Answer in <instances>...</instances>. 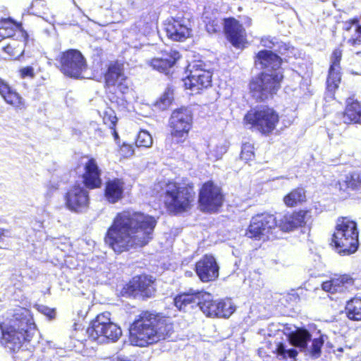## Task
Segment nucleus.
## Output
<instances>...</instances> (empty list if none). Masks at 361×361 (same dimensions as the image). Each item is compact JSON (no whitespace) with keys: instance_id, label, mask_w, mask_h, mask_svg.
I'll use <instances>...</instances> for the list:
<instances>
[{"instance_id":"obj_50","label":"nucleus","mask_w":361,"mask_h":361,"mask_svg":"<svg viewBox=\"0 0 361 361\" xmlns=\"http://www.w3.org/2000/svg\"><path fill=\"white\" fill-rule=\"evenodd\" d=\"M37 310L39 312L47 316L49 319H53L56 317V311L54 309L50 308L44 305H38Z\"/></svg>"},{"instance_id":"obj_26","label":"nucleus","mask_w":361,"mask_h":361,"mask_svg":"<svg viewBox=\"0 0 361 361\" xmlns=\"http://www.w3.org/2000/svg\"><path fill=\"white\" fill-rule=\"evenodd\" d=\"M341 68H329L325 83L324 107L327 108L331 102L336 100V92L342 81Z\"/></svg>"},{"instance_id":"obj_32","label":"nucleus","mask_w":361,"mask_h":361,"mask_svg":"<svg viewBox=\"0 0 361 361\" xmlns=\"http://www.w3.org/2000/svg\"><path fill=\"white\" fill-rule=\"evenodd\" d=\"M353 27H355L354 34L348 38L347 42L350 46L357 47L361 45V24L358 17H354L343 22L344 31L349 32Z\"/></svg>"},{"instance_id":"obj_16","label":"nucleus","mask_w":361,"mask_h":361,"mask_svg":"<svg viewBox=\"0 0 361 361\" xmlns=\"http://www.w3.org/2000/svg\"><path fill=\"white\" fill-rule=\"evenodd\" d=\"M168 127L171 137L178 142H183L188 138L192 129V117L185 109H176L171 115Z\"/></svg>"},{"instance_id":"obj_40","label":"nucleus","mask_w":361,"mask_h":361,"mask_svg":"<svg viewBox=\"0 0 361 361\" xmlns=\"http://www.w3.org/2000/svg\"><path fill=\"white\" fill-rule=\"evenodd\" d=\"M218 317H229L235 310L231 300H218Z\"/></svg>"},{"instance_id":"obj_28","label":"nucleus","mask_w":361,"mask_h":361,"mask_svg":"<svg viewBox=\"0 0 361 361\" xmlns=\"http://www.w3.org/2000/svg\"><path fill=\"white\" fill-rule=\"evenodd\" d=\"M125 181L121 178H109L105 181L104 196L111 204H115L124 197Z\"/></svg>"},{"instance_id":"obj_41","label":"nucleus","mask_w":361,"mask_h":361,"mask_svg":"<svg viewBox=\"0 0 361 361\" xmlns=\"http://www.w3.org/2000/svg\"><path fill=\"white\" fill-rule=\"evenodd\" d=\"M135 142L138 147L147 148L152 146L153 140L148 131L141 130L138 132Z\"/></svg>"},{"instance_id":"obj_49","label":"nucleus","mask_w":361,"mask_h":361,"mask_svg":"<svg viewBox=\"0 0 361 361\" xmlns=\"http://www.w3.org/2000/svg\"><path fill=\"white\" fill-rule=\"evenodd\" d=\"M18 75L20 78H34L35 76L34 68L30 66L22 67L18 70Z\"/></svg>"},{"instance_id":"obj_52","label":"nucleus","mask_w":361,"mask_h":361,"mask_svg":"<svg viewBox=\"0 0 361 361\" xmlns=\"http://www.w3.org/2000/svg\"><path fill=\"white\" fill-rule=\"evenodd\" d=\"M260 42L263 47L269 48L270 49H274L277 44V42H275L274 39L271 38L270 37H262L260 39Z\"/></svg>"},{"instance_id":"obj_35","label":"nucleus","mask_w":361,"mask_h":361,"mask_svg":"<svg viewBox=\"0 0 361 361\" xmlns=\"http://www.w3.org/2000/svg\"><path fill=\"white\" fill-rule=\"evenodd\" d=\"M348 317L352 320H361V298H355L348 301L345 306Z\"/></svg>"},{"instance_id":"obj_11","label":"nucleus","mask_w":361,"mask_h":361,"mask_svg":"<svg viewBox=\"0 0 361 361\" xmlns=\"http://www.w3.org/2000/svg\"><path fill=\"white\" fill-rule=\"evenodd\" d=\"M57 68L66 76L79 78L87 69L85 56L76 49L61 51L56 58Z\"/></svg>"},{"instance_id":"obj_13","label":"nucleus","mask_w":361,"mask_h":361,"mask_svg":"<svg viewBox=\"0 0 361 361\" xmlns=\"http://www.w3.org/2000/svg\"><path fill=\"white\" fill-rule=\"evenodd\" d=\"M358 231L357 227H336L331 245L341 256L355 253L358 248Z\"/></svg>"},{"instance_id":"obj_22","label":"nucleus","mask_w":361,"mask_h":361,"mask_svg":"<svg viewBox=\"0 0 361 361\" xmlns=\"http://www.w3.org/2000/svg\"><path fill=\"white\" fill-rule=\"evenodd\" d=\"M340 123L348 126L351 125L361 126V101L355 94L345 99V105L342 111L338 114Z\"/></svg>"},{"instance_id":"obj_56","label":"nucleus","mask_w":361,"mask_h":361,"mask_svg":"<svg viewBox=\"0 0 361 361\" xmlns=\"http://www.w3.org/2000/svg\"><path fill=\"white\" fill-rule=\"evenodd\" d=\"M113 135V137L114 138V140L116 142L118 145H119L120 142V137L118 135V133L116 130V127H114V128H110Z\"/></svg>"},{"instance_id":"obj_33","label":"nucleus","mask_w":361,"mask_h":361,"mask_svg":"<svg viewBox=\"0 0 361 361\" xmlns=\"http://www.w3.org/2000/svg\"><path fill=\"white\" fill-rule=\"evenodd\" d=\"M296 227H247L245 230V235L250 238H255V240H265L269 238L264 232L269 230L272 231L278 232L281 231L282 233H290L293 231Z\"/></svg>"},{"instance_id":"obj_29","label":"nucleus","mask_w":361,"mask_h":361,"mask_svg":"<svg viewBox=\"0 0 361 361\" xmlns=\"http://www.w3.org/2000/svg\"><path fill=\"white\" fill-rule=\"evenodd\" d=\"M28 34L23 31V39H11L8 43L2 47L0 59H17L25 52V47L28 41Z\"/></svg>"},{"instance_id":"obj_9","label":"nucleus","mask_w":361,"mask_h":361,"mask_svg":"<svg viewBox=\"0 0 361 361\" xmlns=\"http://www.w3.org/2000/svg\"><path fill=\"white\" fill-rule=\"evenodd\" d=\"M111 314L105 312L99 314L91 322L87 334L91 339L98 343L115 342L122 335L121 328L111 320Z\"/></svg>"},{"instance_id":"obj_25","label":"nucleus","mask_w":361,"mask_h":361,"mask_svg":"<svg viewBox=\"0 0 361 361\" xmlns=\"http://www.w3.org/2000/svg\"><path fill=\"white\" fill-rule=\"evenodd\" d=\"M165 32L169 39L176 42L185 41L191 36V29L183 20L173 17L166 23Z\"/></svg>"},{"instance_id":"obj_7","label":"nucleus","mask_w":361,"mask_h":361,"mask_svg":"<svg viewBox=\"0 0 361 361\" xmlns=\"http://www.w3.org/2000/svg\"><path fill=\"white\" fill-rule=\"evenodd\" d=\"M279 113L272 106L260 105L249 109L243 117V124L252 131L268 137L276 130L280 123Z\"/></svg>"},{"instance_id":"obj_42","label":"nucleus","mask_w":361,"mask_h":361,"mask_svg":"<svg viewBox=\"0 0 361 361\" xmlns=\"http://www.w3.org/2000/svg\"><path fill=\"white\" fill-rule=\"evenodd\" d=\"M103 123L109 127V128H114L116 127L118 123V118L116 115L115 111L111 108H106L102 116Z\"/></svg>"},{"instance_id":"obj_2","label":"nucleus","mask_w":361,"mask_h":361,"mask_svg":"<svg viewBox=\"0 0 361 361\" xmlns=\"http://www.w3.org/2000/svg\"><path fill=\"white\" fill-rule=\"evenodd\" d=\"M129 331L130 343L145 347L169 338L173 328L166 319L144 312L131 324Z\"/></svg>"},{"instance_id":"obj_17","label":"nucleus","mask_w":361,"mask_h":361,"mask_svg":"<svg viewBox=\"0 0 361 361\" xmlns=\"http://www.w3.org/2000/svg\"><path fill=\"white\" fill-rule=\"evenodd\" d=\"M226 39L236 49H243L248 44L247 35L243 25L234 17L223 19Z\"/></svg>"},{"instance_id":"obj_23","label":"nucleus","mask_w":361,"mask_h":361,"mask_svg":"<svg viewBox=\"0 0 361 361\" xmlns=\"http://www.w3.org/2000/svg\"><path fill=\"white\" fill-rule=\"evenodd\" d=\"M219 267L216 259L210 255H205L195 264V272L201 281H213L219 276Z\"/></svg>"},{"instance_id":"obj_18","label":"nucleus","mask_w":361,"mask_h":361,"mask_svg":"<svg viewBox=\"0 0 361 361\" xmlns=\"http://www.w3.org/2000/svg\"><path fill=\"white\" fill-rule=\"evenodd\" d=\"M155 291L152 277L138 276L133 278L122 289L123 296L150 298Z\"/></svg>"},{"instance_id":"obj_48","label":"nucleus","mask_w":361,"mask_h":361,"mask_svg":"<svg viewBox=\"0 0 361 361\" xmlns=\"http://www.w3.org/2000/svg\"><path fill=\"white\" fill-rule=\"evenodd\" d=\"M173 100V89L172 87H167L164 92L163 94L159 97V102L163 105H169Z\"/></svg>"},{"instance_id":"obj_8","label":"nucleus","mask_w":361,"mask_h":361,"mask_svg":"<svg viewBox=\"0 0 361 361\" xmlns=\"http://www.w3.org/2000/svg\"><path fill=\"white\" fill-rule=\"evenodd\" d=\"M174 305L180 310L186 311L188 307H199L202 312L209 317H218V300H214L209 293L190 290L177 295Z\"/></svg>"},{"instance_id":"obj_57","label":"nucleus","mask_w":361,"mask_h":361,"mask_svg":"<svg viewBox=\"0 0 361 361\" xmlns=\"http://www.w3.org/2000/svg\"><path fill=\"white\" fill-rule=\"evenodd\" d=\"M4 236V233L2 229H0V248L3 247L2 240Z\"/></svg>"},{"instance_id":"obj_4","label":"nucleus","mask_w":361,"mask_h":361,"mask_svg":"<svg viewBox=\"0 0 361 361\" xmlns=\"http://www.w3.org/2000/svg\"><path fill=\"white\" fill-rule=\"evenodd\" d=\"M196 192L192 182L169 180L162 193V202L167 212L178 215L189 212L193 207Z\"/></svg>"},{"instance_id":"obj_19","label":"nucleus","mask_w":361,"mask_h":361,"mask_svg":"<svg viewBox=\"0 0 361 361\" xmlns=\"http://www.w3.org/2000/svg\"><path fill=\"white\" fill-rule=\"evenodd\" d=\"M336 186L341 199H355L361 194V171L348 172L345 174L343 179L336 182Z\"/></svg>"},{"instance_id":"obj_27","label":"nucleus","mask_w":361,"mask_h":361,"mask_svg":"<svg viewBox=\"0 0 361 361\" xmlns=\"http://www.w3.org/2000/svg\"><path fill=\"white\" fill-rule=\"evenodd\" d=\"M180 56L178 51L170 50L164 51L160 56L154 57L150 59L148 64L159 72L168 73L169 70L174 66Z\"/></svg>"},{"instance_id":"obj_43","label":"nucleus","mask_w":361,"mask_h":361,"mask_svg":"<svg viewBox=\"0 0 361 361\" xmlns=\"http://www.w3.org/2000/svg\"><path fill=\"white\" fill-rule=\"evenodd\" d=\"M240 157L245 162L253 161L255 158L254 145L250 142H245L241 147Z\"/></svg>"},{"instance_id":"obj_45","label":"nucleus","mask_w":361,"mask_h":361,"mask_svg":"<svg viewBox=\"0 0 361 361\" xmlns=\"http://www.w3.org/2000/svg\"><path fill=\"white\" fill-rule=\"evenodd\" d=\"M343 56V49L341 47L335 48L331 54V63L329 68H341V61Z\"/></svg>"},{"instance_id":"obj_38","label":"nucleus","mask_w":361,"mask_h":361,"mask_svg":"<svg viewBox=\"0 0 361 361\" xmlns=\"http://www.w3.org/2000/svg\"><path fill=\"white\" fill-rule=\"evenodd\" d=\"M157 22L154 15L143 14L137 21L139 30L144 34H149L157 26Z\"/></svg>"},{"instance_id":"obj_12","label":"nucleus","mask_w":361,"mask_h":361,"mask_svg":"<svg viewBox=\"0 0 361 361\" xmlns=\"http://www.w3.org/2000/svg\"><path fill=\"white\" fill-rule=\"evenodd\" d=\"M187 75L183 79L185 90L201 94L212 86V72L205 69L200 63H195L187 68Z\"/></svg>"},{"instance_id":"obj_15","label":"nucleus","mask_w":361,"mask_h":361,"mask_svg":"<svg viewBox=\"0 0 361 361\" xmlns=\"http://www.w3.org/2000/svg\"><path fill=\"white\" fill-rule=\"evenodd\" d=\"M82 166L83 173L81 175L83 185L89 190L100 188L102 185V170L97 160L87 154H83L79 158L75 170Z\"/></svg>"},{"instance_id":"obj_21","label":"nucleus","mask_w":361,"mask_h":361,"mask_svg":"<svg viewBox=\"0 0 361 361\" xmlns=\"http://www.w3.org/2000/svg\"><path fill=\"white\" fill-rule=\"evenodd\" d=\"M157 219L131 209H125L116 214L111 226H155Z\"/></svg>"},{"instance_id":"obj_20","label":"nucleus","mask_w":361,"mask_h":361,"mask_svg":"<svg viewBox=\"0 0 361 361\" xmlns=\"http://www.w3.org/2000/svg\"><path fill=\"white\" fill-rule=\"evenodd\" d=\"M64 202L69 210L75 212H82L87 208L90 202L87 188L78 183L71 186L64 195Z\"/></svg>"},{"instance_id":"obj_6","label":"nucleus","mask_w":361,"mask_h":361,"mask_svg":"<svg viewBox=\"0 0 361 361\" xmlns=\"http://www.w3.org/2000/svg\"><path fill=\"white\" fill-rule=\"evenodd\" d=\"M283 80L282 71H261L249 80V93L256 102L273 99L281 90Z\"/></svg>"},{"instance_id":"obj_1","label":"nucleus","mask_w":361,"mask_h":361,"mask_svg":"<svg viewBox=\"0 0 361 361\" xmlns=\"http://www.w3.org/2000/svg\"><path fill=\"white\" fill-rule=\"evenodd\" d=\"M36 332V325L28 309L16 307L0 316V343L11 352L15 353V361H27L32 351L21 349Z\"/></svg>"},{"instance_id":"obj_34","label":"nucleus","mask_w":361,"mask_h":361,"mask_svg":"<svg viewBox=\"0 0 361 361\" xmlns=\"http://www.w3.org/2000/svg\"><path fill=\"white\" fill-rule=\"evenodd\" d=\"M0 30L7 38L13 37L17 31H20L23 34V31H25L22 23L15 21L11 18L0 19Z\"/></svg>"},{"instance_id":"obj_37","label":"nucleus","mask_w":361,"mask_h":361,"mask_svg":"<svg viewBox=\"0 0 361 361\" xmlns=\"http://www.w3.org/2000/svg\"><path fill=\"white\" fill-rule=\"evenodd\" d=\"M250 226H277V221L274 214L262 212L252 218Z\"/></svg>"},{"instance_id":"obj_54","label":"nucleus","mask_w":361,"mask_h":361,"mask_svg":"<svg viewBox=\"0 0 361 361\" xmlns=\"http://www.w3.org/2000/svg\"><path fill=\"white\" fill-rule=\"evenodd\" d=\"M322 289L326 292L336 293L334 290V279L330 281H325L322 285Z\"/></svg>"},{"instance_id":"obj_31","label":"nucleus","mask_w":361,"mask_h":361,"mask_svg":"<svg viewBox=\"0 0 361 361\" xmlns=\"http://www.w3.org/2000/svg\"><path fill=\"white\" fill-rule=\"evenodd\" d=\"M306 190L304 187L298 186L291 189L283 197V204L289 208L302 205L307 202Z\"/></svg>"},{"instance_id":"obj_47","label":"nucleus","mask_w":361,"mask_h":361,"mask_svg":"<svg viewBox=\"0 0 361 361\" xmlns=\"http://www.w3.org/2000/svg\"><path fill=\"white\" fill-rule=\"evenodd\" d=\"M118 145V153L121 158H129L134 154V148L132 144L123 142Z\"/></svg>"},{"instance_id":"obj_44","label":"nucleus","mask_w":361,"mask_h":361,"mask_svg":"<svg viewBox=\"0 0 361 361\" xmlns=\"http://www.w3.org/2000/svg\"><path fill=\"white\" fill-rule=\"evenodd\" d=\"M204 22L205 29L209 33L214 34L220 31V23L217 18L206 16Z\"/></svg>"},{"instance_id":"obj_58","label":"nucleus","mask_w":361,"mask_h":361,"mask_svg":"<svg viewBox=\"0 0 361 361\" xmlns=\"http://www.w3.org/2000/svg\"><path fill=\"white\" fill-rule=\"evenodd\" d=\"M356 55L357 56H361V50L360 51H358L355 53Z\"/></svg>"},{"instance_id":"obj_55","label":"nucleus","mask_w":361,"mask_h":361,"mask_svg":"<svg viewBox=\"0 0 361 361\" xmlns=\"http://www.w3.org/2000/svg\"><path fill=\"white\" fill-rule=\"evenodd\" d=\"M252 284L250 285L252 287H255L256 288H260L262 286V281L260 279V276L257 273L253 274V278L252 279Z\"/></svg>"},{"instance_id":"obj_3","label":"nucleus","mask_w":361,"mask_h":361,"mask_svg":"<svg viewBox=\"0 0 361 361\" xmlns=\"http://www.w3.org/2000/svg\"><path fill=\"white\" fill-rule=\"evenodd\" d=\"M102 78L107 99L117 106H126V96L131 91L133 82L126 73L124 62L118 59L109 61Z\"/></svg>"},{"instance_id":"obj_24","label":"nucleus","mask_w":361,"mask_h":361,"mask_svg":"<svg viewBox=\"0 0 361 361\" xmlns=\"http://www.w3.org/2000/svg\"><path fill=\"white\" fill-rule=\"evenodd\" d=\"M0 97L16 111H23L27 103L23 96L8 82L0 77Z\"/></svg>"},{"instance_id":"obj_10","label":"nucleus","mask_w":361,"mask_h":361,"mask_svg":"<svg viewBox=\"0 0 361 361\" xmlns=\"http://www.w3.org/2000/svg\"><path fill=\"white\" fill-rule=\"evenodd\" d=\"M225 202V195L221 186L214 180L204 182L199 189L198 205L200 209L209 214L217 213Z\"/></svg>"},{"instance_id":"obj_46","label":"nucleus","mask_w":361,"mask_h":361,"mask_svg":"<svg viewBox=\"0 0 361 361\" xmlns=\"http://www.w3.org/2000/svg\"><path fill=\"white\" fill-rule=\"evenodd\" d=\"M276 351L279 355L282 356L283 358H293L294 359L297 355L298 351L294 348H287L283 343H279L277 345Z\"/></svg>"},{"instance_id":"obj_36","label":"nucleus","mask_w":361,"mask_h":361,"mask_svg":"<svg viewBox=\"0 0 361 361\" xmlns=\"http://www.w3.org/2000/svg\"><path fill=\"white\" fill-rule=\"evenodd\" d=\"M310 209H298L293 211L288 219L290 226H305L307 220L311 219Z\"/></svg>"},{"instance_id":"obj_14","label":"nucleus","mask_w":361,"mask_h":361,"mask_svg":"<svg viewBox=\"0 0 361 361\" xmlns=\"http://www.w3.org/2000/svg\"><path fill=\"white\" fill-rule=\"evenodd\" d=\"M288 337L290 343L299 348L301 352L314 358L320 356L321 348L324 343L322 336L312 339L310 347L307 346V344L311 341L312 335L304 328H296L295 331L288 334Z\"/></svg>"},{"instance_id":"obj_5","label":"nucleus","mask_w":361,"mask_h":361,"mask_svg":"<svg viewBox=\"0 0 361 361\" xmlns=\"http://www.w3.org/2000/svg\"><path fill=\"white\" fill-rule=\"evenodd\" d=\"M154 227H109L105 238L115 252L121 253L133 247H142L152 238Z\"/></svg>"},{"instance_id":"obj_53","label":"nucleus","mask_w":361,"mask_h":361,"mask_svg":"<svg viewBox=\"0 0 361 361\" xmlns=\"http://www.w3.org/2000/svg\"><path fill=\"white\" fill-rule=\"evenodd\" d=\"M277 48L276 51L280 54H284L286 52L288 51L290 49H293L289 44L283 43V42H277L276 43Z\"/></svg>"},{"instance_id":"obj_51","label":"nucleus","mask_w":361,"mask_h":361,"mask_svg":"<svg viewBox=\"0 0 361 361\" xmlns=\"http://www.w3.org/2000/svg\"><path fill=\"white\" fill-rule=\"evenodd\" d=\"M336 226H357V222L350 216H341L337 219Z\"/></svg>"},{"instance_id":"obj_39","label":"nucleus","mask_w":361,"mask_h":361,"mask_svg":"<svg viewBox=\"0 0 361 361\" xmlns=\"http://www.w3.org/2000/svg\"><path fill=\"white\" fill-rule=\"evenodd\" d=\"M334 290L343 293L349 290L353 286L354 281L349 275H342L338 277L334 278Z\"/></svg>"},{"instance_id":"obj_30","label":"nucleus","mask_w":361,"mask_h":361,"mask_svg":"<svg viewBox=\"0 0 361 361\" xmlns=\"http://www.w3.org/2000/svg\"><path fill=\"white\" fill-rule=\"evenodd\" d=\"M255 64L259 63L263 69H278L283 64V59L271 50H260L255 56Z\"/></svg>"}]
</instances>
